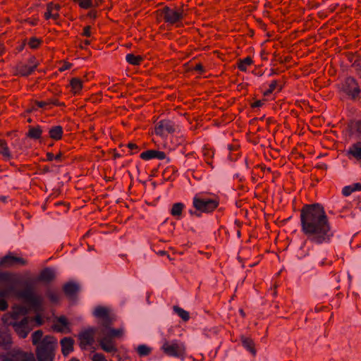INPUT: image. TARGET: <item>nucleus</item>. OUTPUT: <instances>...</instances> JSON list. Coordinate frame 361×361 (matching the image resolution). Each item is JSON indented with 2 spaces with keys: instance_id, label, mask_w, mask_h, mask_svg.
<instances>
[{
  "instance_id": "26",
  "label": "nucleus",
  "mask_w": 361,
  "mask_h": 361,
  "mask_svg": "<svg viewBox=\"0 0 361 361\" xmlns=\"http://www.w3.org/2000/svg\"><path fill=\"white\" fill-rule=\"evenodd\" d=\"M140 157L145 161L158 158V150L152 149L143 152L140 154Z\"/></svg>"
},
{
  "instance_id": "4",
  "label": "nucleus",
  "mask_w": 361,
  "mask_h": 361,
  "mask_svg": "<svg viewBox=\"0 0 361 361\" xmlns=\"http://www.w3.org/2000/svg\"><path fill=\"white\" fill-rule=\"evenodd\" d=\"M123 327L113 329L106 325L100 331V338L98 343L100 348L106 353L114 355L118 352V348L114 338H121L124 336Z\"/></svg>"
},
{
  "instance_id": "47",
  "label": "nucleus",
  "mask_w": 361,
  "mask_h": 361,
  "mask_svg": "<svg viewBox=\"0 0 361 361\" xmlns=\"http://www.w3.org/2000/svg\"><path fill=\"white\" fill-rule=\"evenodd\" d=\"M27 64H29V65L36 64V68H37L39 63L36 61V59L35 57H31L29 59Z\"/></svg>"
},
{
  "instance_id": "12",
  "label": "nucleus",
  "mask_w": 361,
  "mask_h": 361,
  "mask_svg": "<svg viewBox=\"0 0 361 361\" xmlns=\"http://www.w3.org/2000/svg\"><path fill=\"white\" fill-rule=\"evenodd\" d=\"M16 264L25 265L26 261L21 257L13 255L11 253H8L0 259L1 267L8 268Z\"/></svg>"
},
{
  "instance_id": "42",
  "label": "nucleus",
  "mask_w": 361,
  "mask_h": 361,
  "mask_svg": "<svg viewBox=\"0 0 361 361\" xmlns=\"http://www.w3.org/2000/svg\"><path fill=\"white\" fill-rule=\"evenodd\" d=\"M276 85L277 82L276 80L273 81L269 85V89L264 92V95L267 96L269 94H271L273 92V90L276 88Z\"/></svg>"
},
{
  "instance_id": "16",
  "label": "nucleus",
  "mask_w": 361,
  "mask_h": 361,
  "mask_svg": "<svg viewBox=\"0 0 361 361\" xmlns=\"http://www.w3.org/2000/svg\"><path fill=\"white\" fill-rule=\"evenodd\" d=\"M174 132L175 128L171 121L163 120L159 122V137H167L169 135Z\"/></svg>"
},
{
  "instance_id": "3",
  "label": "nucleus",
  "mask_w": 361,
  "mask_h": 361,
  "mask_svg": "<svg viewBox=\"0 0 361 361\" xmlns=\"http://www.w3.org/2000/svg\"><path fill=\"white\" fill-rule=\"evenodd\" d=\"M26 312L24 307H16L13 309L10 314L4 315L2 319L4 323L8 326H12L15 332L22 338H26L34 328L31 317H24L18 320V315L20 314L25 315Z\"/></svg>"
},
{
  "instance_id": "30",
  "label": "nucleus",
  "mask_w": 361,
  "mask_h": 361,
  "mask_svg": "<svg viewBox=\"0 0 361 361\" xmlns=\"http://www.w3.org/2000/svg\"><path fill=\"white\" fill-rule=\"evenodd\" d=\"M136 350L140 357L147 356L152 352V348L146 345H140Z\"/></svg>"
},
{
  "instance_id": "53",
  "label": "nucleus",
  "mask_w": 361,
  "mask_h": 361,
  "mask_svg": "<svg viewBox=\"0 0 361 361\" xmlns=\"http://www.w3.org/2000/svg\"><path fill=\"white\" fill-rule=\"evenodd\" d=\"M94 2V7H97L102 2V0H95Z\"/></svg>"
},
{
  "instance_id": "35",
  "label": "nucleus",
  "mask_w": 361,
  "mask_h": 361,
  "mask_svg": "<svg viewBox=\"0 0 361 361\" xmlns=\"http://www.w3.org/2000/svg\"><path fill=\"white\" fill-rule=\"evenodd\" d=\"M243 343L245 347H247L253 355L256 354V350L254 348V343L252 341L247 338H243Z\"/></svg>"
},
{
  "instance_id": "59",
  "label": "nucleus",
  "mask_w": 361,
  "mask_h": 361,
  "mask_svg": "<svg viewBox=\"0 0 361 361\" xmlns=\"http://www.w3.org/2000/svg\"><path fill=\"white\" fill-rule=\"evenodd\" d=\"M43 171H44V173L49 172V169L48 167H44V168L43 169Z\"/></svg>"
},
{
  "instance_id": "45",
  "label": "nucleus",
  "mask_w": 361,
  "mask_h": 361,
  "mask_svg": "<svg viewBox=\"0 0 361 361\" xmlns=\"http://www.w3.org/2000/svg\"><path fill=\"white\" fill-rule=\"evenodd\" d=\"M90 28V26L85 27L82 35L86 37H90L91 35Z\"/></svg>"
},
{
  "instance_id": "33",
  "label": "nucleus",
  "mask_w": 361,
  "mask_h": 361,
  "mask_svg": "<svg viewBox=\"0 0 361 361\" xmlns=\"http://www.w3.org/2000/svg\"><path fill=\"white\" fill-rule=\"evenodd\" d=\"M252 63V60L250 57H247L244 60L240 61L238 67L242 71L247 70L246 66L250 65Z\"/></svg>"
},
{
  "instance_id": "51",
  "label": "nucleus",
  "mask_w": 361,
  "mask_h": 361,
  "mask_svg": "<svg viewBox=\"0 0 361 361\" xmlns=\"http://www.w3.org/2000/svg\"><path fill=\"white\" fill-rule=\"evenodd\" d=\"M262 105V102L260 100H258L252 104V107H259Z\"/></svg>"
},
{
  "instance_id": "5",
  "label": "nucleus",
  "mask_w": 361,
  "mask_h": 361,
  "mask_svg": "<svg viewBox=\"0 0 361 361\" xmlns=\"http://www.w3.org/2000/svg\"><path fill=\"white\" fill-rule=\"evenodd\" d=\"M20 295L32 306L35 311L42 310L43 298L41 295H37L31 290H25Z\"/></svg>"
},
{
  "instance_id": "40",
  "label": "nucleus",
  "mask_w": 361,
  "mask_h": 361,
  "mask_svg": "<svg viewBox=\"0 0 361 361\" xmlns=\"http://www.w3.org/2000/svg\"><path fill=\"white\" fill-rule=\"evenodd\" d=\"M61 156L62 154L61 152L56 154V156H54V154L51 152H48L47 154V159L48 161H52L54 159L59 161L61 160Z\"/></svg>"
},
{
  "instance_id": "15",
  "label": "nucleus",
  "mask_w": 361,
  "mask_h": 361,
  "mask_svg": "<svg viewBox=\"0 0 361 361\" xmlns=\"http://www.w3.org/2000/svg\"><path fill=\"white\" fill-rule=\"evenodd\" d=\"M349 136L361 142V121H350L348 124Z\"/></svg>"
},
{
  "instance_id": "2",
  "label": "nucleus",
  "mask_w": 361,
  "mask_h": 361,
  "mask_svg": "<svg viewBox=\"0 0 361 361\" xmlns=\"http://www.w3.org/2000/svg\"><path fill=\"white\" fill-rule=\"evenodd\" d=\"M42 330L35 331L32 334V343L36 345V356L38 361H54L57 348V340L51 336L42 338Z\"/></svg>"
},
{
  "instance_id": "8",
  "label": "nucleus",
  "mask_w": 361,
  "mask_h": 361,
  "mask_svg": "<svg viewBox=\"0 0 361 361\" xmlns=\"http://www.w3.org/2000/svg\"><path fill=\"white\" fill-rule=\"evenodd\" d=\"M343 90L353 99H355L360 92L358 84L353 78H348L346 79L343 85Z\"/></svg>"
},
{
  "instance_id": "64",
  "label": "nucleus",
  "mask_w": 361,
  "mask_h": 361,
  "mask_svg": "<svg viewBox=\"0 0 361 361\" xmlns=\"http://www.w3.org/2000/svg\"><path fill=\"white\" fill-rule=\"evenodd\" d=\"M359 74H360V75L361 77V69L360 70V73Z\"/></svg>"
},
{
  "instance_id": "19",
  "label": "nucleus",
  "mask_w": 361,
  "mask_h": 361,
  "mask_svg": "<svg viewBox=\"0 0 361 361\" xmlns=\"http://www.w3.org/2000/svg\"><path fill=\"white\" fill-rule=\"evenodd\" d=\"M73 343L71 338L65 337L61 341V352L64 356H67L73 350Z\"/></svg>"
},
{
  "instance_id": "61",
  "label": "nucleus",
  "mask_w": 361,
  "mask_h": 361,
  "mask_svg": "<svg viewBox=\"0 0 361 361\" xmlns=\"http://www.w3.org/2000/svg\"><path fill=\"white\" fill-rule=\"evenodd\" d=\"M70 361H79V360L75 357H73L70 360Z\"/></svg>"
},
{
  "instance_id": "52",
  "label": "nucleus",
  "mask_w": 361,
  "mask_h": 361,
  "mask_svg": "<svg viewBox=\"0 0 361 361\" xmlns=\"http://www.w3.org/2000/svg\"><path fill=\"white\" fill-rule=\"evenodd\" d=\"M195 69L196 71H203V67L200 63L197 64L196 66L195 67Z\"/></svg>"
},
{
  "instance_id": "14",
  "label": "nucleus",
  "mask_w": 361,
  "mask_h": 361,
  "mask_svg": "<svg viewBox=\"0 0 361 361\" xmlns=\"http://www.w3.org/2000/svg\"><path fill=\"white\" fill-rule=\"evenodd\" d=\"M61 6L59 4H54L49 3L47 4V11L44 13V18L46 20H61L59 11Z\"/></svg>"
},
{
  "instance_id": "54",
  "label": "nucleus",
  "mask_w": 361,
  "mask_h": 361,
  "mask_svg": "<svg viewBox=\"0 0 361 361\" xmlns=\"http://www.w3.org/2000/svg\"><path fill=\"white\" fill-rule=\"evenodd\" d=\"M166 158V155L164 152H159V159H164Z\"/></svg>"
},
{
  "instance_id": "55",
  "label": "nucleus",
  "mask_w": 361,
  "mask_h": 361,
  "mask_svg": "<svg viewBox=\"0 0 361 361\" xmlns=\"http://www.w3.org/2000/svg\"><path fill=\"white\" fill-rule=\"evenodd\" d=\"M55 104V105H59L60 104L57 102V101H54V100H49L48 101V104Z\"/></svg>"
},
{
  "instance_id": "13",
  "label": "nucleus",
  "mask_w": 361,
  "mask_h": 361,
  "mask_svg": "<svg viewBox=\"0 0 361 361\" xmlns=\"http://www.w3.org/2000/svg\"><path fill=\"white\" fill-rule=\"evenodd\" d=\"M164 19L167 23H176L184 19V12L183 11H175L165 6L163 9Z\"/></svg>"
},
{
  "instance_id": "43",
  "label": "nucleus",
  "mask_w": 361,
  "mask_h": 361,
  "mask_svg": "<svg viewBox=\"0 0 361 361\" xmlns=\"http://www.w3.org/2000/svg\"><path fill=\"white\" fill-rule=\"evenodd\" d=\"M96 17H97V12L94 11H91L90 12H89L87 16V18H88V20H95Z\"/></svg>"
},
{
  "instance_id": "27",
  "label": "nucleus",
  "mask_w": 361,
  "mask_h": 361,
  "mask_svg": "<svg viewBox=\"0 0 361 361\" xmlns=\"http://www.w3.org/2000/svg\"><path fill=\"white\" fill-rule=\"evenodd\" d=\"M126 59L128 63H129L131 65L137 66L139 65L142 61V57L139 55H134L133 54H128L126 56Z\"/></svg>"
},
{
  "instance_id": "58",
  "label": "nucleus",
  "mask_w": 361,
  "mask_h": 361,
  "mask_svg": "<svg viewBox=\"0 0 361 361\" xmlns=\"http://www.w3.org/2000/svg\"><path fill=\"white\" fill-rule=\"evenodd\" d=\"M90 44V42L89 40L86 39L84 41L83 45L87 46V45H89Z\"/></svg>"
},
{
  "instance_id": "46",
  "label": "nucleus",
  "mask_w": 361,
  "mask_h": 361,
  "mask_svg": "<svg viewBox=\"0 0 361 361\" xmlns=\"http://www.w3.org/2000/svg\"><path fill=\"white\" fill-rule=\"evenodd\" d=\"M71 67V63H65L61 67L59 68L60 71H64L69 69Z\"/></svg>"
},
{
  "instance_id": "50",
  "label": "nucleus",
  "mask_w": 361,
  "mask_h": 361,
  "mask_svg": "<svg viewBox=\"0 0 361 361\" xmlns=\"http://www.w3.org/2000/svg\"><path fill=\"white\" fill-rule=\"evenodd\" d=\"M4 341V343L6 344L11 343V336L9 335H6Z\"/></svg>"
},
{
  "instance_id": "57",
  "label": "nucleus",
  "mask_w": 361,
  "mask_h": 361,
  "mask_svg": "<svg viewBox=\"0 0 361 361\" xmlns=\"http://www.w3.org/2000/svg\"><path fill=\"white\" fill-rule=\"evenodd\" d=\"M353 66H355V67H357V66H360V63H358V61H354V63H353Z\"/></svg>"
},
{
  "instance_id": "1",
  "label": "nucleus",
  "mask_w": 361,
  "mask_h": 361,
  "mask_svg": "<svg viewBox=\"0 0 361 361\" xmlns=\"http://www.w3.org/2000/svg\"><path fill=\"white\" fill-rule=\"evenodd\" d=\"M300 218L302 231L307 234H325L329 229L324 208L319 204L305 206Z\"/></svg>"
},
{
  "instance_id": "44",
  "label": "nucleus",
  "mask_w": 361,
  "mask_h": 361,
  "mask_svg": "<svg viewBox=\"0 0 361 361\" xmlns=\"http://www.w3.org/2000/svg\"><path fill=\"white\" fill-rule=\"evenodd\" d=\"M8 304L5 300H0V310L4 311L7 309Z\"/></svg>"
},
{
  "instance_id": "9",
  "label": "nucleus",
  "mask_w": 361,
  "mask_h": 361,
  "mask_svg": "<svg viewBox=\"0 0 361 361\" xmlns=\"http://www.w3.org/2000/svg\"><path fill=\"white\" fill-rule=\"evenodd\" d=\"M93 314L95 317L102 320V324L104 326L111 324L113 322V318L111 315V310L108 307L98 306L94 309Z\"/></svg>"
},
{
  "instance_id": "39",
  "label": "nucleus",
  "mask_w": 361,
  "mask_h": 361,
  "mask_svg": "<svg viewBox=\"0 0 361 361\" xmlns=\"http://www.w3.org/2000/svg\"><path fill=\"white\" fill-rule=\"evenodd\" d=\"M92 361H108L106 358V357L102 354L97 353L92 355Z\"/></svg>"
},
{
  "instance_id": "17",
  "label": "nucleus",
  "mask_w": 361,
  "mask_h": 361,
  "mask_svg": "<svg viewBox=\"0 0 361 361\" xmlns=\"http://www.w3.org/2000/svg\"><path fill=\"white\" fill-rule=\"evenodd\" d=\"M36 69V64L29 65L25 63H19L16 67V74L21 76H27Z\"/></svg>"
},
{
  "instance_id": "29",
  "label": "nucleus",
  "mask_w": 361,
  "mask_h": 361,
  "mask_svg": "<svg viewBox=\"0 0 361 361\" xmlns=\"http://www.w3.org/2000/svg\"><path fill=\"white\" fill-rule=\"evenodd\" d=\"M356 190H361V184L355 183L353 186H345L343 190V194L345 196L350 195L353 192Z\"/></svg>"
},
{
  "instance_id": "37",
  "label": "nucleus",
  "mask_w": 361,
  "mask_h": 361,
  "mask_svg": "<svg viewBox=\"0 0 361 361\" xmlns=\"http://www.w3.org/2000/svg\"><path fill=\"white\" fill-rule=\"evenodd\" d=\"M47 295L52 302H58L59 298V294L53 290H48L47 293Z\"/></svg>"
},
{
  "instance_id": "63",
  "label": "nucleus",
  "mask_w": 361,
  "mask_h": 361,
  "mask_svg": "<svg viewBox=\"0 0 361 361\" xmlns=\"http://www.w3.org/2000/svg\"><path fill=\"white\" fill-rule=\"evenodd\" d=\"M80 47L81 49H84V48H85V47H84L82 44H80Z\"/></svg>"
},
{
  "instance_id": "62",
  "label": "nucleus",
  "mask_w": 361,
  "mask_h": 361,
  "mask_svg": "<svg viewBox=\"0 0 361 361\" xmlns=\"http://www.w3.org/2000/svg\"><path fill=\"white\" fill-rule=\"evenodd\" d=\"M154 132L156 133H157V126H154Z\"/></svg>"
},
{
  "instance_id": "60",
  "label": "nucleus",
  "mask_w": 361,
  "mask_h": 361,
  "mask_svg": "<svg viewBox=\"0 0 361 361\" xmlns=\"http://www.w3.org/2000/svg\"><path fill=\"white\" fill-rule=\"evenodd\" d=\"M6 293H7V291H6V290L0 291V296H3V295H6Z\"/></svg>"
},
{
  "instance_id": "20",
  "label": "nucleus",
  "mask_w": 361,
  "mask_h": 361,
  "mask_svg": "<svg viewBox=\"0 0 361 361\" xmlns=\"http://www.w3.org/2000/svg\"><path fill=\"white\" fill-rule=\"evenodd\" d=\"M348 154L361 162V142H356L348 149Z\"/></svg>"
},
{
  "instance_id": "32",
  "label": "nucleus",
  "mask_w": 361,
  "mask_h": 361,
  "mask_svg": "<svg viewBox=\"0 0 361 361\" xmlns=\"http://www.w3.org/2000/svg\"><path fill=\"white\" fill-rule=\"evenodd\" d=\"M173 310L178 314V316L180 317L182 319L184 320L185 322L189 319L190 316L188 312L184 310L183 309L178 306H174Z\"/></svg>"
},
{
  "instance_id": "11",
  "label": "nucleus",
  "mask_w": 361,
  "mask_h": 361,
  "mask_svg": "<svg viewBox=\"0 0 361 361\" xmlns=\"http://www.w3.org/2000/svg\"><path fill=\"white\" fill-rule=\"evenodd\" d=\"M2 361H35V359L32 353L18 351L4 356Z\"/></svg>"
},
{
  "instance_id": "22",
  "label": "nucleus",
  "mask_w": 361,
  "mask_h": 361,
  "mask_svg": "<svg viewBox=\"0 0 361 361\" xmlns=\"http://www.w3.org/2000/svg\"><path fill=\"white\" fill-rule=\"evenodd\" d=\"M63 128L60 126H56L50 128L49 131V137L54 140H59L61 138Z\"/></svg>"
},
{
  "instance_id": "36",
  "label": "nucleus",
  "mask_w": 361,
  "mask_h": 361,
  "mask_svg": "<svg viewBox=\"0 0 361 361\" xmlns=\"http://www.w3.org/2000/svg\"><path fill=\"white\" fill-rule=\"evenodd\" d=\"M78 5L83 9H87L94 7V2L92 0H80Z\"/></svg>"
},
{
  "instance_id": "24",
  "label": "nucleus",
  "mask_w": 361,
  "mask_h": 361,
  "mask_svg": "<svg viewBox=\"0 0 361 361\" xmlns=\"http://www.w3.org/2000/svg\"><path fill=\"white\" fill-rule=\"evenodd\" d=\"M70 85L71 90L74 94H78L82 88V82L77 78H74L71 80Z\"/></svg>"
},
{
  "instance_id": "21",
  "label": "nucleus",
  "mask_w": 361,
  "mask_h": 361,
  "mask_svg": "<svg viewBox=\"0 0 361 361\" xmlns=\"http://www.w3.org/2000/svg\"><path fill=\"white\" fill-rule=\"evenodd\" d=\"M53 329L58 332H63L68 329V321L63 316L57 318Z\"/></svg>"
},
{
  "instance_id": "34",
  "label": "nucleus",
  "mask_w": 361,
  "mask_h": 361,
  "mask_svg": "<svg viewBox=\"0 0 361 361\" xmlns=\"http://www.w3.org/2000/svg\"><path fill=\"white\" fill-rule=\"evenodd\" d=\"M183 204L181 203H176L173 204L171 209V214L173 216H180L182 214Z\"/></svg>"
},
{
  "instance_id": "25",
  "label": "nucleus",
  "mask_w": 361,
  "mask_h": 361,
  "mask_svg": "<svg viewBox=\"0 0 361 361\" xmlns=\"http://www.w3.org/2000/svg\"><path fill=\"white\" fill-rule=\"evenodd\" d=\"M0 154L6 159L9 160L12 156L9 148L4 140H0Z\"/></svg>"
},
{
  "instance_id": "10",
  "label": "nucleus",
  "mask_w": 361,
  "mask_h": 361,
  "mask_svg": "<svg viewBox=\"0 0 361 361\" xmlns=\"http://www.w3.org/2000/svg\"><path fill=\"white\" fill-rule=\"evenodd\" d=\"M94 334L95 329L94 328H89L82 331L78 336L80 347L85 349L92 345L94 341Z\"/></svg>"
},
{
  "instance_id": "38",
  "label": "nucleus",
  "mask_w": 361,
  "mask_h": 361,
  "mask_svg": "<svg viewBox=\"0 0 361 361\" xmlns=\"http://www.w3.org/2000/svg\"><path fill=\"white\" fill-rule=\"evenodd\" d=\"M40 44V39L36 37L30 38L28 44L32 49H36Z\"/></svg>"
},
{
  "instance_id": "41",
  "label": "nucleus",
  "mask_w": 361,
  "mask_h": 361,
  "mask_svg": "<svg viewBox=\"0 0 361 361\" xmlns=\"http://www.w3.org/2000/svg\"><path fill=\"white\" fill-rule=\"evenodd\" d=\"M33 320L34 327L35 326H41L43 324V320L40 315L37 314L35 318H31Z\"/></svg>"
},
{
  "instance_id": "6",
  "label": "nucleus",
  "mask_w": 361,
  "mask_h": 361,
  "mask_svg": "<svg viewBox=\"0 0 361 361\" xmlns=\"http://www.w3.org/2000/svg\"><path fill=\"white\" fill-rule=\"evenodd\" d=\"M164 353L168 356L183 357L185 354V348L183 345L176 343L165 342L162 345Z\"/></svg>"
},
{
  "instance_id": "28",
  "label": "nucleus",
  "mask_w": 361,
  "mask_h": 361,
  "mask_svg": "<svg viewBox=\"0 0 361 361\" xmlns=\"http://www.w3.org/2000/svg\"><path fill=\"white\" fill-rule=\"evenodd\" d=\"M42 129L40 127H30L27 135L33 139H39L42 135Z\"/></svg>"
},
{
  "instance_id": "48",
  "label": "nucleus",
  "mask_w": 361,
  "mask_h": 361,
  "mask_svg": "<svg viewBox=\"0 0 361 361\" xmlns=\"http://www.w3.org/2000/svg\"><path fill=\"white\" fill-rule=\"evenodd\" d=\"M35 104L39 108H42L48 104V102H36Z\"/></svg>"
},
{
  "instance_id": "7",
  "label": "nucleus",
  "mask_w": 361,
  "mask_h": 361,
  "mask_svg": "<svg viewBox=\"0 0 361 361\" xmlns=\"http://www.w3.org/2000/svg\"><path fill=\"white\" fill-rule=\"evenodd\" d=\"M194 207L202 212H210L216 209L218 202L213 200H204L199 198H195L193 201Z\"/></svg>"
},
{
  "instance_id": "49",
  "label": "nucleus",
  "mask_w": 361,
  "mask_h": 361,
  "mask_svg": "<svg viewBox=\"0 0 361 361\" xmlns=\"http://www.w3.org/2000/svg\"><path fill=\"white\" fill-rule=\"evenodd\" d=\"M127 146L131 150L137 149H138L137 145L134 144V143H128Z\"/></svg>"
},
{
  "instance_id": "31",
  "label": "nucleus",
  "mask_w": 361,
  "mask_h": 361,
  "mask_svg": "<svg viewBox=\"0 0 361 361\" xmlns=\"http://www.w3.org/2000/svg\"><path fill=\"white\" fill-rule=\"evenodd\" d=\"M0 282L11 285L13 283V275L8 272H0Z\"/></svg>"
},
{
  "instance_id": "56",
  "label": "nucleus",
  "mask_w": 361,
  "mask_h": 361,
  "mask_svg": "<svg viewBox=\"0 0 361 361\" xmlns=\"http://www.w3.org/2000/svg\"><path fill=\"white\" fill-rule=\"evenodd\" d=\"M4 51V47L2 44L0 43V55L2 54Z\"/></svg>"
},
{
  "instance_id": "23",
  "label": "nucleus",
  "mask_w": 361,
  "mask_h": 361,
  "mask_svg": "<svg viewBox=\"0 0 361 361\" xmlns=\"http://www.w3.org/2000/svg\"><path fill=\"white\" fill-rule=\"evenodd\" d=\"M79 290V286L75 283H68L64 285L63 290L65 293L69 296L73 295Z\"/></svg>"
},
{
  "instance_id": "18",
  "label": "nucleus",
  "mask_w": 361,
  "mask_h": 361,
  "mask_svg": "<svg viewBox=\"0 0 361 361\" xmlns=\"http://www.w3.org/2000/svg\"><path fill=\"white\" fill-rule=\"evenodd\" d=\"M56 274L55 271L51 268H45L43 269L39 276V281L49 283L55 279Z\"/></svg>"
}]
</instances>
